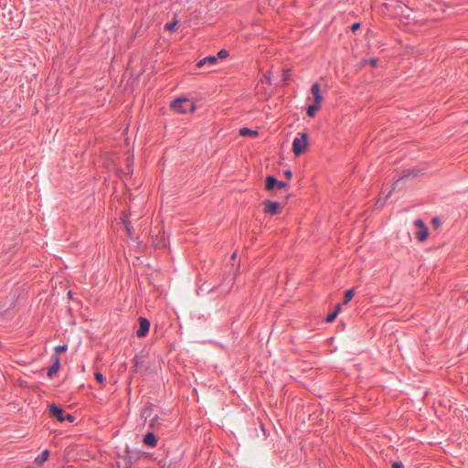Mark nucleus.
I'll return each mask as SVG.
<instances>
[{"instance_id": "1", "label": "nucleus", "mask_w": 468, "mask_h": 468, "mask_svg": "<svg viewBox=\"0 0 468 468\" xmlns=\"http://www.w3.org/2000/svg\"><path fill=\"white\" fill-rule=\"evenodd\" d=\"M170 108L180 113H189L195 112L196 105L187 98H176L171 101Z\"/></svg>"}, {"instance_id": "2", "label": "nucleus", "mask_w": 468, "mask_h": 468, "mask_svg": "<svg viewBox=\"0 0 468 468\" xmlns=\"http://www.w3.org/2000/svg\"><path fill=\"white\" fill-rule=\"evenodd\" d=\"M308 144V134L306 133H302L300 137H295L292 142V151L295 155L302 154Z\"/></svg>"}, {"instance_id": "3", "label": "nucleus", "mask_w": 468, "mask_h": 468, "mask_svg": "<svg viewBox=\"0 0 468 468\" xmlns=\"http://www.w3.org/2000/svg\"><path fill=\"white\" fill-rule=\"evenodd\" d=\"M286 186V182L278 180L274 176H268L266 177L265 187L267 190L282 189Z\"/></svg>"}, {"instance_id": "4", "label": "nucleus", "mask_w": 468, "mask_h": 468, "mask_svg": "<svg viewBox=\"0 0 468 468\" xmlns=\"http://www.w3.org/2000/svg\"><path fill=\"white\" fill-rule=\"evenodd\" d=\"M150 330V321L147 318L140 317L139 319V328L136 331V336L139 338H143L146 336Z\"/></svg>"}, {"instance_id": "5", "label": "nucleus", "mask_w": 468, "mask_h": 468, "mask_svg": "<svg viewBox=\"0 0 468 468\" xmlns=\"http://www.w3.org/2000/svg\"><path fill=\"white\" fill-rule=\"evenodd\" d=\"M419 175V171L415 168L404 170L402 172L401 176L394 183L392 190H395L396 188L400 186L401 182L409 177H415Z\"/></svg>"}, {"instance_id": "6", "label": "nucleus", "mask_w": 468, "mask_h": 468, "mask_svg": "<svg viewBox=\"0 0 468 468\" xmlns=\"http://www.w3.org/2000/svg\"><path fill=\"white\" fill-rule=\"evenodd\" d=\"M49 413L53 418H55L59 422L64 421V416L66 414V411L61 407L56 405L55 403L49 405Z\"/></svg>"}, {"instance_id": "7", "label": "nucleus", "mask_w": 468, "mask_h": 468, "mask_svg": "<svg viewBox=\"0 0 468 468\" xmlns=\"http://www.w3.org/2000/svg\"><path fill=\"white\" fill-rule=\"evenodd\" d=\"M52 365L48 368L47 376L48 378H52L54 375L58 373L60 367V359L58 355L54 354L51 356Z\"/></svg>"}, {"instance_id": "8", "label": "nucleus", "mask_w": 468, "mask_h": 468, "mask_svg": "<svg viewBox=\"0 0 468 468\" xmlns=\"http://www.w3.org/2000/svg\"><path fill=\"white\" fill-rule=\"evenodd\" d=\"M264 212L270 215H277L280 212V205L276 201L265 200L263 202Z\"/></svg>"}, {"instance_id": "9", "label": "nucleus", "mask_w": 468, "mask_h": 468, "mask_svg": "<svg viewBox=\"0 0 468 468\" xmlns=\"http://www.w3.org/2000/svg\"><path fill=\"white\" fill-rule=\"evenodd\" d=\"M143 443L149 448H154L157 445L156 436L153 431H148L143 438Z\"/></svg>"}, {"instance_id": "10", "label": "nucleus", "mask_w": 468, "mask_h": 468, "mask_svg": "<svg viewBox=\"0 0 468 468\" xmlns=\"http://www.w3.org/2000/svg\"><path fill=\"white\" fill-rule=\"evenodd\" d=\"M311 92L313 94V97H314V103H318V104H321L322 101H323V96L321 94V90H320V85L319 83L315 82L312 85L311 87Z\"/></svg>"}, {"instance_id": "11", "label": "nucleus", "mask_w": 468, "mask_h": 468, "mask_svg": "<svg viewBox=\"0 0 468 468\" xmlns=\"http://www.w3.org/2000/svg\"><path fill=\"white\" fill-rule=\"evenodd\" d=\"M218 61V58L216 56H207L204 58L203 59L199 60L197 64L198 68H201L205 64H210L213 65Z\"/></svg>"}, {"instance_id": "12", "label": "nucleus", "mask_w": 468, "mask_h": 468, "mask_svg": "<svg viewBox=\"0 0 468 468\" xmlns=\"http://www.w3.org/2000/svg\"><path fill=\"white\" fill-rule=\"evenodd\" d=\"M49 451L44 450L39 455H37L35 459V463L37 465H42L48 458Z\"/></svg>"}, {"instance_id": "13", "label": "nucleus", "mask_w": 468, "mask_h": 468, "mask_svg": "<svg viewBox=\"0 0 468 468\" xmlns=\"http://www.w3.org/2000/svg\"><path fill=\"white\" fill-rule=\"evenodd\" d=\"M321 104L318 103H313L310 104L307 108V115L311 118L314 117L316 112L320 110Z\"/></svg>"}, {"instance_id": "14", "label": "nucleus", "mask_w": 468, "mask_h": 468, "mask_svg": "<svg viewBox=\"0 0 468 468\" xmlns=\"http://www.w3.org/2000/svg\"><path fill=\"white\" fill-rule=\"evenodd\" d=\"M428 228L427 227H424V228H421L417 233H416V238L420 240V241H424L427 238H428Z\"/></svg>"}, {"instance_id": "15", "label": "nucleus", "mask_w": 468, "mask_h": 468, "mask_svg": "<svg viewBox=\"0 0 468 468\" xmlns=\"http://www.w3.org/2000/svg\"><path fill=\"white\" fill-rule=\"evenodd\" d=\"M340 308H341V306H340V304H338V305L336 306V309H335L334 312L330 313V314L326 316V318H325V322H326V323H332V322H334V321L335 320V318L337 317V314H338V313H339V311H340Z\"/></svg>"}, {"instance_id": "16", "label": "nucleus", "mask_w": 468, "mask_h": 468, "mask_svg": "<svg viewBox=\"0 0 468 468\" xmlns=\"http://www.w3.org/2000/svg\"><path fill=\"white\" fill-rule=\"evenodd\" d=\"M177 24L178 20L176 19V15H175L173 21L165 25V29L167 31H175Z\"/></svg>"}, {"instance_id": "17", "label": "nucleus", "mask_w": 468, "mask_h": 468, "mask_svg": "<svg viewBox=\"0 0 468 468\" xmlns=\"http://www.w3.org/2000/svg\"><path fill=\"white\" fill-rule=\"evenodd\" d=\"M354 294H355L354 289H349V290L346 291L343 304H347L352 300Z\"/></svg>"}, {"instance_id": "18", "label": "nucleus", "mask_w": 468, "mask_h": 468, "mask_svg": "<svg viewBox=\"0 0 468 468\" xmlns=\"http://www.w3.org/2000/svg\"><path fill=\"white\" fill-rule=\"evenodd\" d=\"M258 133L256 131H253L248 127H243L239 130V134L241 136H251L256 135Z\"/></svg>"}, {"instance_id": "19", "label": "nucleus", "mask_w": 468, "mask_h": 468, "mask_svg": "<svg viewBox=\"0 0 468 468\" xmlns=\"http://www.w3.org/2000/svg\"><path fill=\"white\" fill-rule=\"evenodd\" d=\"M291 79V70L290 69H284L282 71V85H287L289 80Z\"/></svg>"}, {"instance_id": "20", "label": "nucleus", "mask_w": 468, "mask_h": 468, "mask_svg": "<svg viewBox=\"0 0 468 468\" xmlns=\"http://www.w3.org/2000/svg\"><path fill=\"white\" fill-rule=\"evenodd\" d=\"M158 425H159V417L154 416L153 419H151V420L149 422V427L151 429H156Z\"/></svg>"}, {"instance_id": "21", "label": "nucleus", "mask_w": 468, "mask_h": 468, "mask_svg": "<svg viewBox=\"0 0 468 468\" xmlns=\"http://www.w3.org/2000/svg\"><path fill=\"white\" fill-rule=\"evenodd\" d=\"M133 462L132 458L129 456H125L123 458V467L122 468H132Z\"/></svg>"}, {"instance_id": "22", "label": "nucleus", "mask_w": 468, "mask_h": 468, "mask_svg": "<svg viewBox=\"0 0 468 468\" xmlns=\"http://www.w3.org/2000/svg\"><path fill=\"white\" fill-rule=\"evenodd\" d=\"M229 56V51L227 49H220L218 52V56L217 58H225Z\"/></svg>"}, {"instance_id": "23", "label": "nucleus", "mask_w": 468, "mask_h": 468, "mask_svg": "<svg viewBox=\"0 0 468 468\" xmlns=\"http://www.w3.org/2000/svg\"><path fill=\"white\" fill-rule=\"evenodd\" d=\"M365 63H368L371 67L375 68L378 64V59L376 58H371L365 61Z\"/></svg>"}, {"instance_id": "24", "label": "nucleus", "mask_w": 468, "mask_h": 468, "mask_svg": "<svg viewBox=\"0 0 468 468\" xmlns=\"http://www.w3.org/2000/svg\"><path fill=\"white\" fill-rule=\"evenodd\" d=\"M176 461L170 460L168 463H165L162 468H176Z\"/></svg>"}, {"instance_id": "25", "label": "nucleus", "mask_w": 468, "mask_h": 468, "mask_svg": "<svg viewBox=\"0 0 468 468\" xmlns=\"http://www.w3.org/2000/svg\"><path fill=\"white\" fill-rule=\"evenodd\" d=\"M68 349L66 345H59L55 347L56 354L58 355L60 352H64Z\"/></svg>"}, {"instance_id": "26", "label": "nucleus", "mask_w": 468, "mask_h": 468, "mask_svg": "<svg viewBox=\"0 0 468 468\" xmlns=\"http://www.w3.org/2000/svg\"><path fill=\"white\" fill-rule=\"evenodd\" d=\"M95 379L99 382V383H103L104 380H105V378L103 377V375L100 372H97L95 373Z\"/></svg>"}, {"instance_id": "27", "label": "nucleus", "mask_w": 468, "mask_h": 468, "mask_svg": "<svg viewBox=\"0 0 468 468\" xmlns=\"http://www.w3.org/2000/svg\"><path fill=\"white\" fill-rule=\"evenodd\" d=\"M431 224H432V226H433V227H435V228H439V227H440V225H441V220H440V218H439L438 217H434V218H432V219H431Z\"/></svg>"}, {"instance_id": "28", "label": "nucleus", "mask_w": 468, "mask_h": 468, "mask_svg": "<svg viewBox=\"0 0 468 468\" xmlns=\"http://www.w3.org/2000/svg\"><path fill=\"white\" fill-rule=\"evenodd\" d=\"M68 420L69 422H74L75 417L69 413H66L64 416V421Z\"/></svg>"}, {"instance_id": "29", "label": "nucleus", "mask_w": 468, "mask_h": 468, "mask_svg": "<svg viewBox=\"0 0 468 468\" xmlns=\"http://www.w3.org/2000/svg\"><path fill=\"white\" fill-rule=\"evenodd\" d=\"M415 226L418 227L420 229L421 228L426 227L422 219H416L414 222Z\"/></svg>"}, {"instance_id": "30", "label": "nucleus", "mask_w": 468, "mask_h": 468, "mask_svg": "<svg viewBox=\"0 0 468 468\" xmlns=\"http://www.w3.org/2000/svg\"><path fill=\"white\" fill-rule=\"evenodd\" d=\"M390 194H391V190L387 194V196L385 197V198L383 200H381V198H379L378 201V204H379V206H383L385 204V202L387 201V199L388 198V197L390 196Z\"/></svg>"}, {"instance_id": "31", "label": "nucleus", "mask_w": 468, "mask_h": 468, "mask_svg": "<svg viewBox=\"0 0 468 468\" xmlns=\"http://www.w3.org/2000/svg\"><path fill=\"white\" fill-rule=\"evenodd\" d=\"M263 82H266L268 84H271V78L270 75H263L262 80Z\"/></svg>"}, {"instance_id": "32", "label": "nucleus", "mask_w": 468, "mask_h": 468, "mask_svg": "<svg viewBox=\"0 0 468 468\" xmlns=\"http://www.w3.org/2000/svg\"><path fill=\"white\" fill-rule=\"evenodd\" d=\"M404 465L401 462H394L392 463V468H403Z\"/></svg>"}, {"instance_id": "33", "label": "nucleus", "mask_w": 468, "mask_h": 468, "mask_svg": "<svg viewBox=\"0 0 468 468\" xmlns=\"http://www.w3.org/2000/svg\"><path fill=\"white\" fill-rule=\"evenodd\" d=\"M360 27V24L359 23H354L352 26H351V30L353 32H356V30H358Z\"/></svg>"}, {"instance_id": "34", "label": "nucleus", "mask_w": 468, "mask_h": 468, "mask_svg": "<svg viewBox=\"0 0 468 468\" xmlns=\"http://www.w3.org/2000/svg\"><path fill=\"white\" fill-rule=\"evenodd\" d=\"M283 174H284V176H285L287 178H292V170H290V169L285 170V171L283 172Z\"/></svg>"}, {"instance_id": "35", "label": "nucleus", "mask_w": 468, "mask_h": 468, "mask_svg": "<svg viewBox=\"0 0 468 468\" xmlns=\"http://www.w3.org/2000/svg\"><path fill=\"white\" fill-rule=\"evenodd\" d=\"M236 258V253H233L231 259L234 260Z\"/></svg>"}]
</instances>
